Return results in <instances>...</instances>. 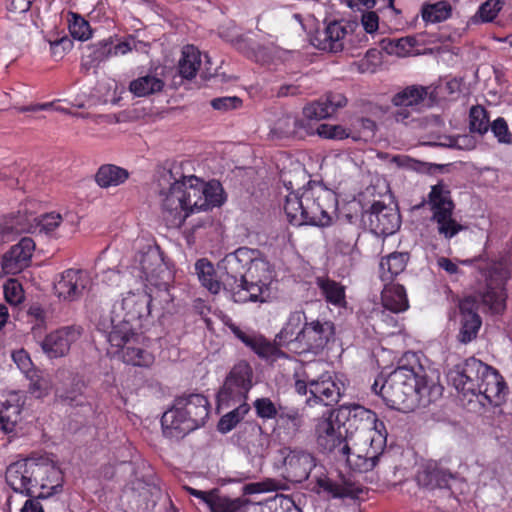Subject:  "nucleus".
<instances>
[{"label":"nucleus","mask_w":512,"mask_h":512,"mask_svg":"<svg viewBox=\"0 0 512 512\" xmlns=\"http://www.w3.org/2000/svg\"><path fill=\"white\" fill-rule=\"evenodd\" d=\"M150 304V295L129 292L121 301L113 304L91 301L89 308L97 329L106 334L112 346L122 347L138 336L142 321L151 313Z\"/></svg>","instance_id":"1"},{"label":"nucleus","mask_w":512,"mask_h":512,"mask_svg":"<svg viewBox=\"0 0 512 512\" xmlns=\"http://www.w3.org/2000/svg\"><path fill=\"white\" fill-rule=\"evenodd\" d=\"M398 366L382 382L379 393L385 404L396 410L409 408L414 401L432 402L441 395L442 387L428 379L419 357L407 352Z\"/></svg>","instance_id":"2"},{"label":"nucleus","mask_w":512,"mask_h":512,"mask_svg":"<svg viewBox=\"0 0 512 512\" xmlns=\"http://www.w3.org/2000/svg\"><path fill=\"white\" fill-rule=\"evenodd\" d=\"M335 421L344 424L351 439L357 434L355 443L356 471L363 473L374 469L386 447L385 425L375 412L361 405L342 406L335 410Z\"/></svg>","instance_id":"3"},{"label":"nucleus","mask_w":512,"mask_h":512,"mask_svg":"<svg viewBox=\"0 0 512 512\" xmlns=\"http://www.w3.org/2000/svg\"><path fill=\"white\" fill-rule=\"evenodd\" d=\"M285 185L288 190H292L286 195L284 203V211L291 224L319 227L331 225L330 213L337 203L336 195L332 190L311 181L297 190H293L291 181Z\"/></svg>","instance_id":"4"},{"label":"nucleus","mask_w":512,"mask_h":512,"mask_svg":"<svg viewBox=\"0 0 512 512\" xmlns=\"http://www.w3.org/2000/svg\"><path fill=\"white\" fill-rule=\"evenodd\" d=\"M7 484L17 493L49 498L63 488V473L48 457L26 458L11 463L5 474Z\"/></svg>","instance_id":"5"},{"label":"nucleus","mask_w":512,"mask_h":512,"mask_svg":"<svg viewBox=\"0 0 512 512\" xmlns=\"http://www.w3.org/2000/svg\"><path fill=\"white\" fill-rule=\"evenodd\" d=\"M447 376L459 393L481 396L494 406L501 405L508 394V387L500 373L475 357L456 364Z\"/></svg>","instance_id":"6"},{"label":"nucleus","mask_w":512,"mask_h":512,"mask_svg":"<svg viewBox=\"0 0 512 512\" xmlns=\"http://www.w3.org/2000/svg\"><path fill=\"white\" fill-rule=\"evenodd\" d=\"M209 415L208 399L202 394L191 393L175 398L173 406L161 418L163 434L181 439L205 424Z\"/></svg>","instance_id":"7"},{"label":"nucleus","mask_w":512,"mask_h":512,"mask_svg":"<svg viewBox=\"0 0 512 512\" xmlns=\"http://www.w3.org/2000/svg\"><path fill=\"white\" fill-rule=\"evenodd\" d=\"M317 443L322 451L334 457L337 461H345L350 468L356 471L353 464L355 459V444L350 446L352 440L345 426L335 421V410L329 412L327 417L319 419L316 425Z\"/></svg>","instance_id":"8"},{"label":"nucleus","mask_w":512,"mask_h":512,"mask_svg":"<svg viewBox=\"0 0 512 512\" xmlns=\"http://www.w3.org/2000/svg\"><path fill=\"white\" fill-rule=\"evenodd\" d=\"M158 175V197L163 219L169 227H181L188 217L182 179H177L172 171L167 169L160 170Z\"/></svg>","instance_id":"9"},{"label":"nucleus","mask_w":512,"mask_h":512,"mask_svg":"<svg viewBox=\"0 0 512 512\" xmlns=\"http://www.w3.org/2000/svg\"><path fill=\"white\" fill-rule=\"evenodd\" d=\"M274 466L286 481L299 484L308 480L312 470L317 468V458L301 447L283 446L275 452Z\"/></svg>","instance_id":"10"},{"label":"nucleus","mask_w":512,"mask_h":512,"mask_svg":"<svg viewBox=\"0 0 512 512\" xmlns=\"http://www.w3.org/2000/svg\"><path fill=\"white\" fill-rule=\"evenodd\" d=\"M273 271L267 260L260 255L255 256V260L247 267L241 286L235 293L234 302H264L269 296V285L272 282Z\"/></svg>","instance_id":"11"},{"label":"nucleus","mask_w":512,"mask_h":512,"mask_svg":"<svg viewBox=\"0 0 512 512\" xmlns=\"http://www.w3.org/2000/svg\"><path fill=\"white\" fill-rule=\"evenodd\" d=\"M185 210L188 216L198 211L219 207L225 202L224 190L218 181L205 183L196 176L182 177Z\"/></svg>","instance_id":"12"},{"label":"nucleus","mask_w":512,"mask_h":512,"mask_svg":"<svg viewBox=\"0 0 512 512\" xmlns=\"http://www.w3.org/2000/svg\"><path fill=\"white\" fill-rule=\"evenodd\" d=\"M334 340L335 325L332 321L320 319L305 321L294 342L297 345L294 353L318 355Z\"/></svg>","instance_id":"13"},{"label":"nucleus","mask_w":512,"mask_h":512,"mask_svg":"<svg viewBox=\"0 0 512 512\" xmlns=\"http://www.w3.org/2000/svg\"><path fill=\"white\" fill-rule=\"evenodd\" d=\"M260 255L258 249L248 247H239L234 252L227 254L219 263L218 269L223 272L222 285L225 290L231 293L235 298V293L242 285L243 275L255 256Z\"/></svg>","instance_id":"14"},{"label":"nucleus","mask_w":512,"mask_h":512,"mask_svg":"<svg viewBox=\"0 0 512 512\" xmlns=\"http://www.w3.org/2000/svg\"><path fill=\"white\" fill-rule=\"evenodd\" d=\"M510 272L504 261H494L485 268L486 290L480 295L481 301L493 313H502L506 307L505 282Z\"/></svg>","instance_id":"15"},{"label":"nucleus","mask_w":512,"mask_h":512,"mask_svg":"<svg viewBox=\"0 0 512 512\" xmlns=\"http://www.w3.org/2000/svg\"><path fill=\"white\" fill-rule=\"evenodd\" d=\"M252 387V369L250 365L241 361L237 363L229 375L224 385L218 393L220 403L241 402L247 399L249 390Z\"/></svg>","instance_id":"16"},{"label":"nucleus","mask_w":512,"mask_h":512,"mask_svg":"<svg viewBox=\"0 0 512 512\" xmlns=\"http://www.w3.org/2000/svg\"><path fill=\"white\" fill-rule=\"evenodd\" d=\"M312 490L316 493H325L332 498H358L363 492V486L354 481L351 476L338 473L330 477L324 472L315 475V484Z\"/></svg>","instance_id":"17"},{"label":"nucleus","mask_w":512,"mask_h":512,"mask_svg":"<svg viewBox=\"0 0 512 512\" xmlns=\"http://www.w3.org/2000/svg\"><path fill=\"white\" fill-rule=\"evenodd\" d=\"M457 323L459 332L457 339L462 344H468L476 339L482 326V319L478 313L479 301L475 296H467L458 302Z\"/></svg>","instance_id":"18"},{"label":"nucleus","mask_w":512,"mask_h":512,"mask_svg":"<svg viewBox=\"0 0 512 512\" xmlns=\"http://www.w3.org/2000/svg\"><path fill=\"white\" fill-rule=\"evenodd\" d=\"M363 220L374 234L388 236L394 234L400 227V214L396 208L381 202L372 204L370 210L363 214Z\"/></svg>","instance_id":"19"},{"label":"nucleus","mask_w":512,"mask_h":512,"mask_svg":"<svg viewBox=\"0 0 512 512\" xmlns=\"http://www.w3.org/2000/svg\"><path fill=\"white\" fill-rule=\"evenodd\" d=\"M136 261L139 262L140 278L154 286L166 284L165 279L169 277V271L159 248L148 247L146 251L139 254Z\"/></svg>","instance_id":"20"},{"label":"nucleus","mask_w":512,"mask_h":512,"mask_svg":"<svg viewBox=\"0 0 512 512\" xmlns=\"http://www.w3.org/2000/svg\"><path fill=\"white\" fill-rule=\"evenodd\" d=\"M90 282L89 275L81 269H67L59 275L54 283L58 298L72 302L78 300Z\"/></svg>","instance_id":"21"},{"label":"nucleus","mask_w":512,"mask_h":512,"mask_svg":"<svg viewBox=\"0 0 512 512\" xmlns=\"http://www.w3.org/2000/svg\"><path fill=\"white\" fill-rule=\"evenodd\" d=\"M34 250L33 239L23 237L2 256L0 266L3 274L15 275L27 268L31 263Z\"/></svg>","instance_id":"22"},{"label":"nucleus","mask_w":512,"mask_h":512,"mask_svg":"<svg viewBox=\"0 0 512 512\" xmlns=\"http://www.w3.org/2000/svg\"><path fill=\"white\" fill-rule=\"evenodd\" d=\"M348 22L333 20L326 24L323 31H317L311 37V44L318 50L339 53L344 49V39L348 33Z\"/></svg>","instance_id":"23"},{"label":"nucleus","mask_w":512,"mask_h":512,"mask_svg":"<svg viewBox=\"0 0 512 512\" xmlns=\"http://www.w3.org/2000/svg\"><path fill=\"white\" fill-rule=\"evenodd\" d=\"M80 335V327L65 326L46 335L41 341V348L50 359L64 357Z\"/></svg>","instance_id":"24"},{"label":"nucleus","mask_w":512,"mask_h":512,"mask_svg":"<svg viewBox=\"0 0 512 512\" xmlns=\"http://www.w3.org/2000/svg\"><path fill=\"white\" fill-rule=\"evenodd\" d=\"M416 480L419 486L429 491L450 490L451 483L455 482L457 477L437 463L429 462L418 471Z\"/></svg>","instance_id":"25"},{"label":"nucleus","mask_w":512,"mask_h":512,"mask_svg":"<svg viewBox=\"0 0 512 512\" xmlns=\"http://www.w3.org/2000/svg\"><path fill=\"white\" fill-rule=\"evenodd\" d=\"M230 329L237 339H239L261 358L277 359L285 356V353L281 351L275 344L271 343L264 336L258 333L253 331H243L234 324L230 325Z\"/></svg>","instance_id":"26"},{"label":"nucleus","mask_w":512,"mask_h":512,"mask_svg":"<svg viewBox=\"0 0 512 512\" xmlns=\"http://www.w3.org/2000/svg\"><path fill=\"white\" fill-rule=\"evenodd\" d=\"M347 105V98L338 92H328L320 99L306 105L303 115L308 120H322L331 117L338 109Z\"/></svg>","instance_id":"27"},{"label":"nucleus","mask_w":512,"mask_h":512,"mask_svg":"<svg viewBox=\"0 0 512 512\" xmlns=\"http://www.w3.org/2000/svg\"><path fill=\"white\" fill-rule=\"evenodd\" d=\"M310 397L307 404L314 405L322 403L325 406L337 403L340 398V388L328 374L321 375L318 379L313 378L310 383Z\"/></svg>","instance_id":"28"},{"label":"nucleus","mask_w":512,"mask_h":512,"mask_svg":"<svg viewBox=\"0 0 512 512\" xmlns=\"http://www.w3.org/2000/svg\"><path fill=\"white\" fill-rule=\"evenodd\" d=\"M270 134L275 139L303 138L309 134V129L303 119L284 114L274 122Z\"/></svg>","instance_id":"29"},{"label":"nucleus","mask_w":512,"mask_h":512,"mask_svg":"<svg viewBox=\"0 0 512 512\" xmlns=\"http://www.w3.org/2000/svg\"><path fill=\"white\" fill-rule=\"evenodd\" d=\"M427 204L432 213L431 216L444 214L446 212H454L455 204L451 197L449 187L440 181L431 187L428 194Z\"/></svg>","instance_id":"30"},{"label":"nucleus","mask_w":512,"mask_h":512,"mask_svg":"<svg viewBox=\"0 0 512 512\" xmlns=\"http://www.w3.org/2000/svg\"><path fill=\"white\" fill-rule=\"evenodd\" d=\"M316 285L325 301L337 308H346V287L329 277H317Z\"/></svg>","instance_id":"31"},{"label":"nucleus","mask_w":512,"mask_h":512,"mask_svg":"<svg viewBox=\"0 0 512 512\" xmlns=\"http://www.w3.org/2000/svg\"><path fill=\"white\" fill-rule=\"evenodd\" d=\"M112 51L113 42L110 40L87 45L83 50L81 68L89 71L98 67L100 63L112 56Z\"/></svg>","instance_id":"32"},{"label":"nucleus","mask_w":512,"mask_h":512,"mask_svg":"<svg viewBox=\"0 0 512 512\" xmlns=\"http://www.w3.org/2000/svg\"><path fill=\"white\" fill-rule=\"evenodd\" d=\"M307 321L303 311H294L290 313L288 320L281 331L276 336L279 345L286 346L290 351L294 352L297 345L294 344L298 331Z\"/></svg>","instance_id":"33"},{"label":"nucleus","mask_w":512,"mask_h":512,"mask_svg":"<svg viewBox=\"0 0 512 512\" xmlns=\"http://www.w3.org/2000/svg\"><path fill=\"white\" fill-rule=\"evenodd\" d=\"M37 217L32 214L22 213L18 211L17 215L11 216L3 224V239L13 240L14 236L20 233H32L35 232V222Z\"/></svg>","instance_id":"34"},{"label":"nucleus","mask_w":512,"mask_h":512,"mask_svg":"<svg viewBox=\"0 0 512 512\" xmlns=\"http://www.w3.org/2000/svg\"><path fill=\"white\" fill-rule=\"evenodd\" d=\"M409 253L407 252H393L387 257L381 259L380 277L382 281H392L394 277L402 273L409 261Z\"/></svg>","instance_id":"35"},{"label":"nucleus","mask_w":512,"mask_h":512,"mask_svg":"<svg viewBox=\"0 0 512 512\" xmlns=\"http://www.w3.org/2000/svg\"><path fill=\"white\" fill-rule=\"evenodd\" d=\"M383 307L394 313L403 312L408 308L405 288L400 284L386 285L382 291Z\"/></svg>","instance_id":"36"},{"label":"nucleus","mask_w":512,"mask_h":512,"mask_svg":"<svg viewBox=\"0 0 512 512\" xmlns=\"http://www.w3.org/2000/svg\"><path fill=\"white\" fill-rule=\"evenodd\" d=\"M129 177V172L113 164H104L95 174V181L101 188H109L124 183Z\"/></svg>","instance_id":"37"},{"label":"nucleus","mask_w":512,"mask_h":512,"mask_svg":"<svg viewBox=\"0 0 512 512\" xmlns=\"http://www.w3.org/2000/svg\"><path fill=\"white\" fill-rule=\"evenodd\" d=\"M84 388V382L80 378L72 376L69 384H63L57 388L56 396L64 404L79 406L84 403Z\"/></svg>","instance_id":"38"},{"label":"nucleus","mask_w":512,"mask_h":512,"mask_svg":"<svg viewBox=\"0 0 512 512\" xmlns=\"http://www.w3.org/2000/svg\"><path fill=\"white\" fill-rule=\"evenodd\" d=\"M200 52L194 46H186L182 50V57L178 63L179 74L182 78L192 79L200 67Z\"/></svg>","instance_id":"39"},{"label":"nucleus","mask_w":512,"mask_h":512,"mask_svg":"<svg viewBox=\"0 0 512 512\" xmlns=\"http://www.w3.org/2000/svg\"><path fill=\"white\" fill-rule=\"evenodd\" d=\"M21 407L16 401L0 400V430L6 434L15 430L20 420Z\"/></svg>","instance_id":"40"},{"label":"nucleus","mask_w":512,"mask_h":512,"mask_svg":"<svg viewBox=\"0 0 512 512\" xmlns=\"http://www.w3.org/2000/svg\"><path fill=\"white\" fill-rule=\"evenodd\" d=\"M164 81L156 75H145L130 82L129 89L137 97H145L162 91Z\"/></svg>","instance_id":"41"},{"label":"nucleus","mask_w":512,"mask_h":512,"mask_svg":"<svg viewBox=\"0 0 512 512\" xmlns=\"http://www.w3.org/2000/svg\"><path fill=\"white\" fill-rule=\"evenodd\" d=\"M427 96V88L423 86L412 85L406 87L402 91L395 94L392 98V103L396 107H411L418 106Z\"/></svg>","instance_id":"42"},{"label":"nucleus","mask_w":512,"mask_h":512,"mask_svg":"<svg viewBox=\"0 0 512 512\" xmlns=\"http://www.w3.org/2000/svg\"><path fill=\"white\" fill-rule=\"evenodd\" d=\"M195 271L202 286L210 293L217 294L220 291L222 282L215 278V270L211 262L199 259L195 263Z\"/></svg>","instance_id":"43"},{"label":"nucleus","mask_w":512,"mask_h":512,"mask_svg":"<svg viewBox=\"0 0 512 512\" xmlns=\"http://www.w3.org/2000/svg\"><path fill=\"white\" fill-rule=\"evenodd\" d=\"M431 221L437 224L438 234L447 240L452 239L460 231L465 229V227L453 217V212L431 216Z\"/></svg>","instance_id":"44"},{"label":"nucleus","mask_w":512,"mask_h":512,"mask_svg":"<svg viewBox=\"0 0 512 512\" xmlns=\"http://www.w3.org/2000/svg\"><path fill=\"white\" fill-rule=\"evenodd\" d=\"M452 7L447 1L436 3H425L421 8V15L425 22L438 23L445 21L451 16Z\"/></svg>","instance_id":"45"},{"label":"nucleus","mask_w":512,"mask_h":512,"mask_svg":"<svg viewBox=\"0 0 512 512\" xmlns=\"http://www.w3.org/2000/svg\"><path fill=\"white\" fill-rule=\"evenodd\" d=\"M248 427L250 434L245 438L248 449L254 454H263L268 447V434L264 433L262 427L257 423H249Z\"/></svg>","instance_id":"46"},{"label":"nucleus","mask_w":512,"mask_h":512,"mask_svg":"<svg viewBox=\"0 0 512 512\" xmlns=\"http://www.w3.org/2000/svg\"><path fill=\"white\" fill-rule=\"evenodd\" d=\"M250 411V406L246 402H242L238 407L223 415L217 425L218 431L221 433L230 432Z\"/></svg>","instance_id":"47"},{"label":"nucleus","mask_w":512,"mask_h":512,"mask_svg":"<svg viewBox=\"0 0 512 512\" xmlns=\"http://www.w3.org/2000/svg\"><path fill=\"white\" fill-rule=\"evenodd\" d=\"M489 127V116L487 110L480 105L472 106L469 112L470 132L484 135L489 130Z\"/></svg>","instance_id":"48"},{"label":"nucleus","mask_w":512,"mask_h":512,"mask_svg":"<svg viewBox=\"0 0 512 512\" xmlns=\"http://www.w3.org/2000/svg\"><path fill=\"white\" fill-rule=\"evenodd\" d=\"M130 342L131 340L121 347L124 362L134 366H149L153 362V356L142 348L130 346Z\"/></svg>","instance_id":"49"},{"label":"nucleus","mask_w":512,"mask_h":512,"mask_svg":"<svg viewBox=\"0 0 512 512\" xmlns=\"http://www.w3.org/2000/svg\"><path fill=\"white\" fill-rule=\"evenodd\" d=\"M247 502V499H231L218 493L209 510L211 512H243Z\"/></svg>","instance_id":"50"},{"label":"nucleus","mask_w":512,"mask_h":512,"mask_svg":"<svg viewBox=\"0 0 512 512\" xmlns=\"http://www.w3.org/2000/svg\"><path fill=\"white\" fill-rule=\"evenodd\" d=\"M276 420L281 426L291 430L292 433L298 432L303 424L302 415L297 409L287 408L281 405H279V413Z\"/></svg>","instance_id":"51"},{"label":"nucleus","mask_w":512,"mask_h":512,"mask_svg":"<svg viewBox=\"0 0 512 512\" xmlns=\"http://www.w3.org/2000/svg\"><path fill=\"white\" fill-rule=\"evenodd\" d=\"M418 37H422V34L416 36H406L395 40H390L386 50L390 54H396L398 56H406L411 52V49L419 44Z\"/></svg>","instance_id":"52"},{"label":"nucleus","mask_w":512,"mask_h":512,"mask_svg":"<svg viewBox=\"0 0 512 512\" xmlns=\"http://www.w3.org/2000/svg\"><path fill=\"white\" fill-rule=\"evenodd\" d=\"M29 380V392L36 398H42L46 396L51 388V384L48 378L39 375L36 371L26 376Z\"/></svg>","instance_id":"53"},{"label":"nucleus","mask_w":512,"mask_h":512,"mask_svg":"<svg viewBox=\"0 0 512 512\" xmlns=\"http://www.w3.org/2000/svg\"><path fill=\"white\" fill-rule=\"evenodd\" d=\"M253 406L256 411V415L264 420L276 419L279 413V406L268 397L258 398L254 401Z\"/></svg>","instance_id":"54"},{"label":"nucleus","mask_w":512,"mask_h":512,"mask_svg":"<svg viewBox=\"0 0 512 512\" xmlns=\"http://www.w3.org/2000/svg\"><path fill=\"white\" fill-rule=\"evenodd\" d=\"M286 484L275 479H266L262 482L250 483L244 486L245 494H255L261 492H270L286 489Z\"/></svg>","instance_id":"55"},{"label":"nucleus","mask_w":512,"mask_h":512,"mask_svg":"<svg viewBox=\"0 0 512 512\" xmlns=\"http://www.w3.org/2000/svg\"><path fill=\"white\" fill-rule=\"evenodd\" d=\"M62 217L58 213H46L39 217L35 222V231L39 229L40 232L51 233L53 232L61 223Z\"/></svg>","instance_id":"56"},{"label":"nucleus","mask_w":512,"mask_h":512,"mask_svg":"<svg viewBox=\"0 0 512 512\" xmlns=\"http://www.w3.org/2000/svg\"><path fill=\"white\" fill-rule=\"evenodd\" d=\"M491 131L497 141L501 144L510 145L512 143V133L509 131L507 121L498 117L490 125Z\"/></svg>","instance_id":"57"},{"label":"nucleus","mask_w":512,"mask_h":512,"mask_svg":"<svg viewBox=\"0 0 512 512\" xmlns=\"http://www.w3.org/2000/svg\"><path fill=\"white\" fill-rule=\"evenodd\" d=\"M502 5V0H487L479 7L477 15L482 22H491L497 17Z\"/></svg>","instance_id":"58"},{"label":"nucleus","mask_w":512,"mask_h":512,"mask_svg":"<svg viewBox=\"0 0 512 512\" xmlns=\"http://www.w3.org/2000/svg\"><path fill=\"white\" fill-rule=\"evenodd\" d=\"M4 296L6 301L12 305L21 303L24 299V292L21 284L15 279H10L4 285Z\"/></svg>","instance_id":"59"},{"label":"nucleus","mask_w":512,"mask_h":512,"mask_svg":"<svg viewBox=\"0 0 512 512\" xmlns=\"http://www.w3.org/2000/svg\"><path fill=\"white\" fill-rule=\"evenodd\" d=\"M69 31L73 38L86 40L90 36V25L82 17L74 15V20L69 24Z\"/></svg>","instance_id":"60"},{"label":"nucleus","mask_w":512,"mask_h":512,"mask_svg":"<svg viewBox=\"0 0 512 512\" xmlns=\"http://www.w3.org/2000/svg\"><path fill=\"white\" fill-rule=\"evenodd\" d=\"M319 136L327 139L343 140L350 136L347 130L340 125L321 124L317 128Z\"/></svg>","instance_id":"61"},{"label":"nucleus","mask_w":512,"mask_h":512,"mask_svg":"<svg viewBox=\"0 0 512 512\" xmlns=\"http://www.w3.org/2000/svg\"><path fill=\"white\" fill-rule=\"evenodd\" d=\"M357 236V234L349 235L339 231V235L336 237V249L342 254H350L356 246Z\"/></svg>","instance_id":"62"},{"label":"nucleus","mask_w":512,"mask_h":512,"mask_svg":"<svg viewBox=\"0 0 512 512\" xmlns=\"http://www.w3.org/2000/svg\"><path fill=\"white\" fill-rule=\"evenodd\" d=\"M12 359L17 367L21 370V372H23L26 376H29V374L35 371L33 369V363L30 359V356L24 349L13 352Z\"/></svg>","instance_id":"63"},{"label":"nucleus","mask_w":512,"mask_h":512,"mask_svg":"<svg viewBox=\"0 0 512 512\" xmlns=\"http://www.w3.org/2000/svg\"><path fill=\"white\" fill-rule=\"evenodd\" d=\"M241 104H242V100L236 96L219 97V98H214L211 100V106L215 110H220V111H229L232 109H236V108L240 107Z\"/></svg>","instance_id":"64"}]
</instances>
